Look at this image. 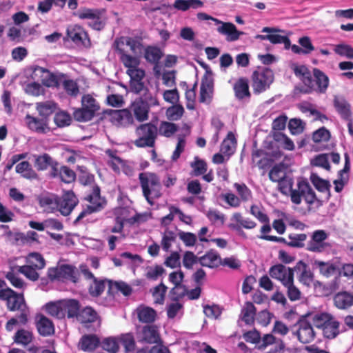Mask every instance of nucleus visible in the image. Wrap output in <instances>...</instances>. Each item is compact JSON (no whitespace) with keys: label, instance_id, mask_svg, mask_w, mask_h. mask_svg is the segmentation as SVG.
<instances>
[{"label":"nucleus","instance_id":"obj_42","mask_svg":"<svg viewBox=\"0 0 353 353\" xmlns=\"http://www.w3.org/2000/svg\"><path fill=\"white\" fill-rule=\"evenodd\" d=\"M114 45L116 48V50L119 52V48L122 49H125L124 46H128L130 47V50L133 53H136L137 49L139 48L141 43L137 41L136 39L132 37H121L119 39H117L114 41Z\"/></svg>","mask_w":353,"mask_h":353},{"label":"nucleus","instance_id":"obj_25","mask_svg":"<svg viewBox=\"0 0 353 353\" xmlns=\"http://www.w3.org/2000/svg\"><path fill=\"white\" fill-rule=\"evenodd\" d=\"M292 69L296 77H298L305 86V90L312 88L313 79L310 70L305 65L293 64Z\"/></svg>","mask_w":353,"mask_h":353},{"label":"nucleus","instance_id":"obj_7","mask_svg":"<svg viewBox=\"0 0 353 353\" xmlns=\"http://www.w3.org/2000/svg\"><path fill=\"white\" fill-rule=\"evenodd\" d=\"M105 12V9L84 8L78 13V17L81 19H91L92 21L88 23V26L93 30L101 31L107 23Z\"/></svg>","mask_w":353,"mask_h":353},{"label":"nucleus","instance_id":"obj_2","mask_svg":"<svg viewBox=\"0 0 353 353\" xmlns=\"http://www.w3.org/2000/svg\"><path fill=\"white\" fill-rule=\"evenodd\" d=\"M139 179L143 196L148 203L153 204V199L161 196L159 177L153 172H141Z\"/></svg>","mask_w":353,"mask_h":353},{"label":"nucleus","instance_id":"obj_62","mask_svg":"<svg viewBox=\"0 0 353 353\" xmlns=\"http://www.w3.org/2000/svg\"><path fill=\"white\" fill-rule=\"evenodd\" d=\"M288 238L290 240L288 243V245L292 248H303L305 245L304 242L307 239V235L305 234H295L292 233L288 235Z\"/></svg>","mask_w":353,"mask_h":353},{"label":"nucleus","instance_id":"obj_60","mask_svg":"<svg viewBox=\"0 0 353 353\" xmlns=\"http://www.w3.org/2000/svg\"><path fill=\"white\" fill-rule=\"evenodd\" d=\"M184 113V108L181 104H172L166 110V116L169 120L177 121L179 120Z\"/></svg>","mask_w":353,"mask_h":353},{"label":"nucleus","instance_id":"obj_13","mask_svg":"<svg viewBox=\"0 0 353 353\" xmlns=\"http://www.w3.org/2000/svg\"><path fill=\"white\" fill-rule=\"evenodd\" d=\"M202 66L206 68V71L201 79L199 101L201 103H205L208 100H210L212 97L214 80L212 78V72L209 67L205 64H202Z\"/></svg>","mask_w":353,"mask_h":353},{"label":"nucleus","instance_id":"obj_50","mask_svg":"<svg viewBox=\"0 0 353 353\" xmlns=\"http://www.w3.org/2000/svg\"><path fill=\"white\" fill-rule=\"evenodd\" d=\"M192 168V175L195 176H201L205 174L208 170V164L203 159L198 156L194 157L193 161L190 163Z\"/></svg>","mask_w":353,"mask_h":353},{"label":"nucleus","instance_id":"obj_23","mask_svg":"<svg viewBox=\"0 0 353 353\" xmlns=\"http://www.w3.org/2000/svg\"><path fill=\"white\" fill-rule=\"evenodd\" d=\"M293 269L294 272H295L298 274V280L301 283L306 286H310L312 284L314 274L307 263L301 260L296 263Z\"/></svg>","mask_w":353,"mask_h":353},{"label":"nucleus","instance_id":"obj_61","mask_svg":"<svg viewBox=\"0 0 353 353\" xmlns=\"http://www.w3.org/2000/svg\"><path fill=\"white\" fill-rule=\"evenodd\" d=\"M231 220L234 221L235 224H239L241 228L245 229H253L256 226V223L250 219H244L239 212H235L232 214Z\"/></svg>","mask_w":353,"mask_h":353},{"label":"nucleus","instance_id":"obj_64","mask_svg":"<svg viewBox=\"0 0 353 353\" xmlns=\"http://www.w3.org/2000/svg\"><path fill=\"white\" fill-rule=\"evenodd\" d=\"M177 130L178 128L175 123L168 121H162L159 128L160 134L165 137H170Z\"/></svg>","mask_w":353,"mask_h":353},{"label":"nucleus","instance_id":"obj_21","mask_svg":"<svg viewBox=\"0 0 353 353\" xmlns=\"http://www.w3.org/2000/svg\"><path fill=\"white\" fill-rule=\"evenodd\" d=\"M85 199L90 203L88 205L95 212L102 210L107 203L105 199L101 196L100 188L97 185L92 187L91 192Z\"/></svg>","mask_w":353,"mask_h":353},{"label":"nucleus","instance_id":"obj_29","mask_svg":"<svg viewBox=\"0 0 353 353\" xmlns=\"http://www.w3.org/2000/svg\"><path fill=\"white\" fill-rule=\"evenodd\" d=\"M220 24L221 26L218 27L217 31L221 34L226 35L228 41H236L243 34V32L239 31L232 23L221 21Z\"/></svg>","mask_w":353,"mask_h":353},{"label":"nucleus","instance_id":"obj_54","mask_svg":"<svg viewBox=\"0 0 353 353\" xmlns=\"http://www.w3.org/2000/svg\"><path fill=\"white\" fill-rule=\"evenodd\" d=\"M236 143V141L234 134L230 132L221 143L220 150L225 154L230 155L234 152Z\"/></svg>","mask_w":353,"mask_h":353},{"label":"nucleus","instance_id":"obj_58","mask_svg":"<svg viewBox=\"0 0 353 353\" xmlns=\"http://www.w3.org/2000/svg\"><path fill=\"white\" fill-rule=\"evenodd\" d=\"M32 332L24 329L19 330L14 334V341L17 344L27 345L32 341Z\"/></svg>","mask_w":353,"mask_h":353},{"label":"nucleus","instance_id":"obj_55","mask_svg":"<svg viewBox=\"0 0 353 353\" xmlns=\"http://www.w3.org/2000/svg\"><path fill=\"white\" fill-rule=\"evenodd\" d=\"M234 187L241 201L245 203L252 200V191L245 183H234Z\"/></svg>","mask_w":353,"mask_h":353},{"label":"nucleus","instance_id":"obj_38","mask_svg":"<svg viewBox=\"0 0 353 353\" xmlns=\"http://www.w3.org/2000/svg\"><path fill=\"white\" fill-rule=\"evenodd\" d=\"M37 328L39 333L43 336H50L54 332L52 321L43 314L39 316V320L37 322Z\"/></svg>","mask_w":353,"mask_h":353},{"label":"nucleus","instance_id":"obj_49","mask_svg":"<svg viewBox=\"0 0 353 353\" xmlns=\"http://www.w3.org/2000/svg\"><path fill=\"white\" fill-rule=\"evenodd\" d=\"M256 307L251 302H246L241 310V320L247 325H252L254 322Z\"/></svg>","mask_w":353,"mask_h":353},{"label":"nucleus","instance_id":"obj_44","mask_svg":"<svg viewBox=\"0 0 353 353\" xmlns=\"http://www.w3.org/2000/svg\"><path fill=\"white\" fill-rule=\"evenodd\" d=\"M313 265L319 269V273L326 278L330 277L336 271V266L330 261L315 260Z\"/></svg>","mask_w":353,"mask_h":353},{"label":"nucleus","instance_id":"obj_28","mask_svg":"<svg viewBox=\"0 0 353 353\" xmlns=\"http://www.w3.org/2000/svg\"><path fill=\"white\" fill-rule=\"evenodd\" d=\"M199 263L202 266L214 268L222 264V260L216 250H210L205 254L199 257Z\"/></svg>","mask_w":353,"mask_h":353},{"label":"nucleus","instance_id":"obj_16","mask_svg":"<svg viewBox=\"0 0 353 353\" xmlns=\"http://www.w3.org/2000/svg\"><path fill=\"white\" fill-rule=\"evenodd\" d=\"M111 117V121L117 126L128 127L134 123L132 112L128 109L109 110L105 112Z\"/></svg>","mask_w":353,"mask_h":353},{"label":"nucleus","instance_id":"obj_48","mask_svg":"<svg viewBox=\"0 0 353 353\" xmlns=\"http://www.w3.org/2000/svg\"><path fill=\"white\" fill-rule=\"evenodd\" d=\"M46 311L50 316L61 319L65 318L63 301L50 302L46 305Z\"/></svg>","mask_w":353,"mask_h":353},{"label":"nucleus","instance_id":"obj_11","mask_svg":"<svg viewBox=\"0 0 353 353\" xmlns=\"http://www.w3.org/2000/svg\"><path fill=\"white\" fill-rule=\"evenodd\" d=\"M67 36L77 46L85 48L91 47V41L88 32L80 26H70L67 28Z\"/></svg>","mask_w":353,"mask_h":353},{"label":"nucleus","instance_id":"obj_3","mask_svg":"<svg viewBox=\"0 0 353 353\" xmlns=\"http://www.w3.org/2000/svg\"><path fill=\"white\" fill-rule=\"evenodd\" d=\"M100 105L90 94H84L81 98V108L73 112L74 119L79 122L90 121L99 110Z\"/></svg>","mask_w":353,"mask_h":353},{"label":"nucleus","instance_id":"obj_22","mask_svg":"<svg viewBox=\"0 0 353 353\" xmlns=\"http://www.w3.org/2000/svg\"><path fill=\"white\" fill-rule=\"evenodd\" d=\"M50 176L53 179H59L65 183H71L76 179V173L73 170L66 165H61L58 162L53 172L50 173Z\"/></svg>","mask_w":353,"mask_h":353},{"label":"nucleus","instance_id":"obj_52","mask_svg":"<svg viewBox=\"0 0 353 353\" xmlns=\"http://www.w3.org/2000/svg\"><path fill=\"white\" fill-rule=\"evenodd\" d=\"M117 339L119 343L123 346L125 352H131L135 350L136 342L132 333L122 334Z\"/></svg>","mask_w":353,"mask_h":353},{"label":"nucleus","instance_id":"obj_10","mask_svg":"<svg viewBox=\"0 0 353 353\" xmlns=\"http://www.w3.org/2000/svg\"><path fill=\"white\" fill-rule=\"evenodd\" d=\"M327 233L323 230H318L313 232L310 241L306 244L305 250L314 252L322 253L331 248V244L326 242Z\"/></svg>","mask_w":353,"mask_h":353},{"label":"nucleus","instance_id":"obj_35","mask_svg":"<svg viewBox=\"0 0 353 353\" xmlns=\"http://www.w3.org/2000/svg\"><path fill=\"white\" fill-rule=\"evenodd\" d=\"M99 318L97 311L90 306L80 309L77 320L84 325L95 322Z\"/></svg>","mask_w":353,"mask_h":353},{"label":"nucleus","instance_id":"obj_56","mask_svg":"<svg viewBox=\"0 0 353 353\" xmlns=\"http://www.w3.org/2000/svg\"><path fill=\"white\" fill-rule=\"evenodd\" d=\"M310 181L317 190L321 192H327L330 193L331 185L327 180H325L319 176L316 173H312Z\"/></svg>","mask_w":353,"mask_h":353},{"label":"nucleus","instance_id":"obj_41","mask_svg":"<svg viewBox=\"0 0 353 353\" xmlns=\"http://www.w3.org/2000/svg\"><path fill=\"white\" fill-rule=\"evenodd\" d=\"M57 108L56 103L52 101L39 102L36 103V109L40 116L47 119L48 117L55 112Z\"/></svg>","mask_w":353,"mask_h":353},{"label":"nucleus","instance_id":"obj_5","mask_svg":"<svg viewBox=\"0 0 353 353\" xmlns=\"http://www.w3.org/2000/svg\"><path fill=\"white\" fill-rule=\"evenodd\" d=\"M254 94H260L268 89L274 81V73L268 68H258L251 76Z\"/></svg>","mask_w":353,"mask_h":353},{"label":"nucleus","instance_id":"obj_36","mask_svg":"<svg viewBox=\"0 0 353 353\" xmlns=\"http://www.w3.org/2000/svg\"><path fill=\"white\" fill-rule=\"evenodd\" d=\"M132 111L139 122L147 121L149 118L150 108L142 100L137 99L132 105Z\"/></svg>","mask_w":353,"mask_h":353},{"label":"nucleus","instance_id":"obj_45","mask_svg":"<svg viewBox=\"0 0 353 353\" xmlns=\"http://www.w3.org/2000/svg\"><path fill=\"white\" fill-rule=\"evenodd\" d=\"M287 168V165L282 162L274 165L269 172V179L272 182H278L287 178L285 172Z\"/></svg>","mask_w":353,"mask_h":353},{"label":"nucleus","instance_id":"obj_8","mask_svg":"<svg viewBox=\"0 0 353 353\" xmlns=\"http://www.w3.org/2000/svg\"><path fill=\"white\" fill-rule=\"evenodd\" d=\"M64 77L63 74L57 75L40 66H35L31 74L32 79L41 81L43 85L48 88H59Z\"/></svg>","mask_w":353,"mask_h":353},{"label":"nucleus","instance_id":"obj_47","mask_svg":"<svg viewBox=\"0 0 353 353\" xmlns=\"http://www.w3.org/2000/svg\"><path fill=\"white\" fill-rule=\"evenodd\" d=\"M108 279H98L94 278L92 283L90 284L88 292L92 297H99L104 292L105 288V283H108Z\"/></svg>","mask_w":353,"mask_h":353},{"label":"nucleus","instance_id":"obj_6","mask_svg":"<svg viewBox=\"0 0 353 353\" xmlns=\"http://www.w3.org/2000/svg\"><path fill=\"white\" fill-rule=\"evenodd\" d=\"M302 199H304L306 203L311 205L318 201L314 191L309 183L304 179H300L297 182V188L294 189L291 193V201L296 205H299L301 203Z\"/></svg>","mask_w":353,"mask_h":353},{"label":"nucleus","instance_id":"obj_1","mask_svg":"<svg viewBox=\"0 0 353 353\" xmlns=\"http://www.w3.org/2000/svg\"><path fill=\"white\" fill-rule=\"evenodd\" d=\"M0 300L6 302L7 309L11 312L19 311L20 314L17 318L12 317L6 324V329L11 332L17 323L26 325L30 314L23 294L17 293L10 288L0 290Z\"/></svg>","mask_w":353,"mask_h":353},{"label":"nucleus","instance_id":"obj_43","mask_svg":"<svg viewBox=\"0 0 353 353\" xmlns=\"http://www.w3.org/2000/svg\"><path fill=\"white\" fill-rule=\"evenodd\" d=\"M16 172L20 174L23 178L28 179H34L37 178V174L32 169L30 163L24 161L17 164L15 167Z\"/></svg>","mask_w":353,"mask_h":353},{"label":"nucleus","instance_id":"obj_19","mask_svg":"<svg viewBox=\"0 0 353 353\" xmlns=\"http://www.w3.org/2000/svg\"><path fill=\"white\" fill-rule=\"evenodd\" d=\"M59 211L63 216H68L79 203V199L72 191L65 192L59 196Z\"/></svg>","mask_w":353,"mask_h":353},{"label":"nucleus","instance_id":"obj_51","mask_svg":"<svg viewBox=\"0 0 353 353\" xmlns=\"http://www.w3.org/2000/svg\"><path fill=\"white\" fill-rule=\"evenodd\" d=\"M26 264L36 269L43 270L46 266V261L43 256L38 252H31L26 257Z\"/></svg>","mask_w":353,"mask_h":353},{"label":"nucleus","instance_id":"obj_59","mask_svg":"<svg viewBox=\"0 0 353 353\" xmlns=\"http://www.w3.org/2000/svg\"><path fill=\"white\" fill-rule=\"evenodd\" d=\"M103 350L110 353H117L119 349V341L116 337H107L101 342Z\"/></svg>","mask_w":353,"mask_h":353},{"label":"nucleus","instance_id":"obj_17","mask_svg":"<svg viewBox=\"0 0 353 353\" xmlns=\"http://www.w3.org/2000/svg\"><path fill=\"white\" fill-rule=\"evenodd\" d=\"M269 274L270 276L281 282L286 285L289 282L294 281V269L286 267L283 264H276L272 266Z\"/></svg>","mask_w":353,"mask_h":353},{"label":"nucleus","instance_id":"obj_57","mask_svg":"<svg viewBox=\"0 0 353 353\" xmlns=\"http://www.w3.org/2000/svg\"><path fill=\"white\" fill-rule=\"evenodd\" d=\"M340 322L336 319L334 321H331V323L328 326H325V328L322 331L323 335L327 339H334L339 334Z\"/></svg>","mask_w":353,"mask_h":353},{"label":"nucleus","instance_id":"obj_15","mask_svg":"<svg viewBox=\"0 0 353 353\" xmlns=\"http://www.w3.org/2000/svg\"><path fill=\"white\" fill-rule=\"evenodd\" d=\"M281 30L276 28L264 27L261 32L268 34H257L255 38L260 40H268L272 44L283 43L285 49L291 46L290 39L287 36H282L276 34Z\"/></svg>","mask_w":353,"mask_h":353},{"label":"nucleus","instance_id":"obj_31","mask_svg":"<svg viewBox=\"0 0 353 353\" xmlns=\"http://www.w3.org/2000/svg\"><path fill=\"white\" fill-rule=\"evenodd\" d=\"M163 56V53L159 47L148 46L145 49L144 58L148 63L154 65V70L156 71L159 67V61Z\"/></svg>","mask_w":353,"mask_h":353},{"label":"nucleus","instance_id":"obj_14","mask_svg":"<svg viewBox=\"0 0 353 353\" xmlns=\"http://www.w3.org/2000/svg\"><path fill=\"white\" fill-rule=\"evenodd\" d=\"M312 75L314 77L312 88L305 90L304 92L309 94L316 92L319 94H325L329 87V77L322 70L316 68H313Z\"/></svg>","mask_w":353,"mask_h":353},{"label":"nucleus","instance_id":"obj_39","mask_svg":"<svg viewBox=\"0 0 353 353\" xmlns=\"http://www.w3.org/2000/svg\"><path fill=\"white\" fill-rule=\"evenodd\" d=\"M118 53L119 54L120 61L127 70L134 69L139 66L140 60L139 57L128 54L125 49L120 48Z\"/></svg>","mask_w":353,"mask_h":353},{"label":"nucleus","instance_id":"obj_9","mask_svg":"<svg viewBox=\"0 0 353 353\" xmlns=\"http://www.w3.org/2000/svg\"><path fill=\"white\" fill-rule=\"evenodd\" d=\"M48 276L51 281L66 279L77 283L79 281V274L75 267L66 264L58 268H49Z\"/></svg>","mask_w":353,"mask_h":353},{"label":"nucleus","instance_id":"obj_26","mask_svg":"<svg viewBox=\"0 0 353 353\" xmlns=\"http://www.w3.org/2000/svg\"><path fill=\"white\" fill-rule=\"evenodd\" d=\"M233 90L235 97L239 101L251 97L249 81L245 77H241L236 81L233 85Z\"/></svg>","mask_w":353,"mask_h":353},{"label":"nucleus","instance_id":"obj_12","mask_svg":"<svg viewBox=\"0 0 353 353\" xmlns=\"http://www.w3.org/2000/svg\"><path fill=\"white\" fill-rule=\"evenodd\" d=\"M295 326L298 328L294 332L298 340L304 344L309 343L314 341L315 332L311 323L302 316L296 323Z\"/></svg>","mask_w":353,"mask_h":353},{"label":"nucleus","instance_id":"obj_20","mask_svg":"<svg viewBox=\"0 0 353 353\" xmlns=\"http://www.w3.org/2000/svg\"><path fill=\"white\" fill-rule=\"evenodd\" d=\"M139 341L148 344L158 343L161 341L158 327L154 325H147L142 327L138 332Z\"/></svg>","mask_w":353,"mask_h":353},{"label":"nucleus","instance_id":"obj_4","mask_svg":"<svg viewBox=\"0 0 353 353\" xmlns=\"http://www.w3.org/2000/svg\"><path fill=\"white\" fill-rule=\"evenodd\" d=\"M138 138L134 141V145L138 148L154 147L158 135L157 127L152 123L141 124L135 130Z\"/></svg>","mask_w":353,"mask_h":353},{"label":"nucleus","instance_id":"obj_24","mask_svg":"<svg viewBox=\"0 0 353 353\" xmlns=\"http://www.w3.org/2000/svg\"><path fill=\"white\" fill-rule=\"evenodd\" d=\"M34 157V167L38 171H44L50 168V174L53 172L56 166H58V161L48 153L36 155Z\"/></svg>","mask_w":353,"mask_h":353},{"label":"nucleus","instance_id":"obj_32","mask_svg":"<svg viewBox=\"0 0 353 353\" xmlns=\"http://www.w3.org/2000/svg\"><path fill=\"white\" fill-rule=\"evenodd\" d=\"M108 292L109 294L112 296L120 292L123 295L128 296L132 294V288L129 284L124 281H113L110 280L108 281Z\"/></svg>","mask_w":353,"mask_h":353},{"label":"nucleus","instance_id":"obj_18","mask_svg":"<svg viewBox=\"0 0 353 353\" xmlns=\"http://www.w3.org/2000/svg\"><path fill=\"white\" fill-rule=\"evenodd\" d=\"M272 347L267 353H284L285 344L283 340L276 338L272 334H265L262 336V344L259 346L260 350H265L267 347Z\"/></svg>","mask_w":353,"mask_h":353},{"label":"nucleus","instance_id":"obj_34","mask_svg":"<svg viewBox=\"0 0 353 353\" xmlns=\"http://www.w3.org/2000/svg\"><path fill=\"white\" fill-rule=\"evenodd\" d=\"M139 321L143 323H152L157 318V312L153 308L140 305L136 310Z\"/></svg>","mask_w":353,"mask_h":353},{"label":"nucleus","instance_id":"obj_53","mask_svg":"<svg viewBox=\"0 0 353 353\" xmlns=\"http://www.w3.org/2000/svg\"><path fill=\"white\" fill-rule=\"evenodd\" d=\"M40 270V269H36V268L27 264L17 267V272L23 274L28 279L32 281H38Z\"/></svg>","mask_w":353,"mask_h":353},{"label":"nucleus","instance_id":"obj_33","mask_svg":"<svg viewBox=\"0 0 353 353\" xmlns=\"http://www.w3.org/2000/svg\"><path fill=\"white\" fill-rule=\"evenodd\" d=\"M333 302L338 309L347 310L353 305V296L346 291L339 292L334 296Z\"/></svg>","mask_w":353,"mask_h":353},{"label":"nucleus","instance_id":"obj_30","mask_svg":"<svg viewBox=\"0 0 353 353\" xmlns=\"http://www.w3.org/2000/svg\"><path fill=\"white\" fill-rule=\"evenodd\" d=\"M333 104L343 119L352 117L351 105L343 97L334 96Z\"/></svg>","mask_w":353,"mask_h":353},{"label":"nucleus","instance_id":"obj_46","mask_svg":"<svg viewBox=\"0 0 353 353\" xmlns=\"http://www.w3.org/2000/svg\"><path fill=\"white\" fill-rule=\"evenodd\" d=\"M334 320H336L335 317L331 314L322 312L314 316L313 323L316 327L321 329L323 331V329L325 328V326H328L331 323V321H334Z\"/></svg>","mask_w":353,"mask_h":353},{"label":"nucleus","instance_id":"obj_27","mask_svg":"<svg viewBox=\"0 0 353 353\" xmlns=\"http://www.w3.org/2000/svg\"><path fill=\"white\" fill-rule=\"evenodd\" d=\"M59 196L54 194H48L39 197V204L48 213H54L59 209Z\"/></svg>","mask_w":353,"mask_h":353},{"label":"nucleus","instance_id":"obj_63","mask_svg":"<svg viewBox=\"0 0 353 353\" xmlns=\"http://www.w3.org/2000/svg\"><path fill=\"white\" fill-rule=\"evenodd\" d=\"M30 129L38 132H43L46 123L43 119H38L28 114L26 117Z\"/></svg>","mask_w":353,"mask_h":353},{"label":"nucleus","instance_id":"obj_40","mask_svg":"<svg viewBox=\"0 0 353 353\" xmlns=\"http://www.w3.org/2000/svg\"><path fill=\"white\" fill-rule=\"evenodd\" d=\"M64 315L68 319L77 318L79 310V301L75 299L63 300Z\"/></svg>","mask_w":353,"mask_h":353},{"label":"nucleus","instance_id":"obj_37","mask_svg":"<svg viewBox=\"0 0 353 353\" xmlns=\"http://www.w3.org/2000/svg\"><path fill=\"white\" fill-rule=\"evenodd\" d=\"M101 344L99 338L95 334H85L80 340L81 349L85 352H93Z\"/></svg>","mask_w":353,"mask_h":353}]
</instances>
